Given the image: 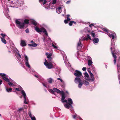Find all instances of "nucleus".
<instances>
[{
    "label": "nucleus",
    "instance_id": "obj_52",
    "mask_svg": "<svg viewBox=\"0 0 120 120\" xmlns=\"http://www.w3.org/2000/svg\"><path fill=\"white\" fill-rule=\"evenodd\" d=\"M67 102H68V101L67 100H64V101H62V102L63 103H64V102L67 103Z\"/></svg>",
    "mask_w": 120,
    "mask_h": 120
},
{
    "label": "nucleus",
    "instance_id": "obj_59",
    "mask_svg": "<svg viewBox=\"0 0 120 120\" xmlns=\"http://www.w3.org/2000/svg\"><path fill=\"white\" fill-rule=\"evenodd\" d=\"M70 16V15H67V17H68L69 18Z\"/></svg>",
    "mask_w": 120,
    "mask_h": 120
},
{
    "label": "nucleus",
    "instance_id": "obj_30",
    "mask_svg": "<svg viewBox=\"0 0 120 120\" xmlns=\"http://www.w3.org/2000/svg\"><path fill=\"white\" fill-rule=\"evenodd\" d=\"M1 41L3 43L5 44H6V42L4 38H1Z\"/></svg>",
    "mask_w": 120,
    "mask_h": 120
},
{
    "label": "nucleus",
    "instance_id": "obj_22",
    "mask_svg": "<svg viewBox=\"0 0 120 120\" xmlns=\"http://www.w3.org/2000/svg\"><path fill=\"white\" fill-rule=\"evenodd\" d=\"M28 45L29 46H33V47H36L37 46V45L34 42H33L32 44H28Z\"/></svg>",
    "mask_w": 120,
    "mask_h": 120
},
{
    "label": "nucleus",
    "instance_id": "obj_34",
    "mask_svg": "<svg viewBox=\"0 0 120 120\" xmlns=\"http://www.w3.org/2000/svg\"><path fill=\"white\" fill-rule=\"evenodd\" d=\"M52 47L56 49L57 48V47L56 46V44L55 43H54V44L53 43H52Z\"/></svg>",
    "mask_w": 120,
    "mask_h": 120
},
{
    "label": "nucleus",
    "instance_id": "obj_9",
    "mask_svg": "<svg viewBox=\"0 0 120 120\" xmlns=\"http://www.w3.org/2000/svg\"><path fill=\"white\" fill-rule=\"evenodd\" d=\"M114 42L113 43H111V45L112 46V47H111L110 48L111 50V52L112 54L113 57L115 59H116L117 57L116 55L114 54L113 52L112 51V49H113V48H114L115 45L114 44Z\"/></svg>",
    "mask_w": 120,
    "mask_h": 120
},
{
    "label": "nucleus",
    "instance_id": "obj_15",
    "mask_svg": "<svg viewBox=\"0 0 120 120\" xmlns=\"http://www.w3.org/2000/svg\"><path fill=\"white\" fill-rule=\"evenodd\" d=\"M90 74L91 79H89L88 80L89 81H90V80L94 81V78L93 75L92 73H90Z\"/></svg>",
    "mask_w": 120,
    "mask_h": 120
},
{
    "label": "nucleus",
    "instance_id": "obj_62",
    "mask_svg": "<svg viewBox=\"0 0 120 120\" xmlns=\"http://www.w3.org/2000/svg\"><path fill=\"white\" fill-rule=\"evenodd\" d=\"M64 12H66V9H64Z\"/></svg>",
    "mask_w": 120,
    "mask_h": 120
},
{
    "label": "nucleus",
    "instance_id": "obj_48",
    "mask_svg": "<svg viewBox=\"0 0 120 120\" xmlns=\"http://www.w3.org/2000/svg\"><path fill=\"white\" fill-rule=\"evenodd\" d=\"M57 79L60 80L61 82H63L62 80L60 78H57Z\"/></svg>",
    "mask_w": 120,
    "mask_h": 120
},
{
    "label": "nucleus",
    "instance_id": "obj_23",
    "mask_svg": "<svg viewBox=\"0 0 120 120\" xmlns=\"http://www.w3.org/2000/svg\"><path fill=\"white\" fill-rule=\"evenodd\" d=\"M81 40H79V42L78 43L77 47L78 48L79 47L80 48L82 47L81 43Z\"/></svg>",
    "mask_w": 120,
    "mask_h": 120
},
{
    "label": "nucleus",
    "instance_id": "obj_3",
    "mask_svg": "<svg viewBox=\"0 0 120 120\" xmlns=\"http://www.w3.org/2000/svg\"><path fill=\"white\" fill-rule=\"evenodd\" d=\"M35 30L38 33L43 32L47 36H48V34L46 29L44 28H41L40 29L37 27H35Z\"/></svg>",
    "mask_w": 120,
    "mask_h": 120
},
{
    "label": "nucleus",
    "instance_id": "obj_27",
    "mask_svg": "<svg viewBox=\"0 0 120 120\" xmlns=\"http://www.w3.org/2000/svg\"><path fill=\"white\" fill-rule=\"evenodd\" d=\"M71 19L70 18H69L68 17H67V20L65 19L64 20V22L66 23H68V21H70Z\"/></svg>",
    "mask_w": 120,
    "mask_h": 120
},
{
    "label": "nucleus",
    "instance_id": "obj_37",
    "mask_svg": "<svg viewBox=\"0 0 120 120\" xmlns=\"http://www.w3.org/2000/svg\"><path fill=\"white\" fill-rule=\"evenodd\" d=\"M8 84L10 86H14V85L12 83L10 82H9L8 83Z\"/></svg>",
    "mask_w": 120,
    "mask_h": 120
},
{
    "label": "nucleus",
    "instance_id": "obj_42",
    "mask_svg": "<svg viewBox=\"0 0 120 120\" xmlns=\"http://www.w3.org/2000/svg\"><path fill=\"white\" fill-rule=\"evenodd\" d=\"M50 91H51V92L52 93V94H55V92H54V91L53 90H50Z\"/></svg>",
    "mask_w": 120,
    "mask_h": 120
},
{
    "label": "nucleus",
    "instance_id": "obj_41",
    "mask_svg": "<svg viewBox=\"0 0 120 120\" xmlns=\"http://www.w3.org/2000/svg\"><path fill=\"white\" fill-rule=\"evenodd\" d=\"M72 21H71L69 23V25L70 26H71L72 25L73 23Z\"/></svg>",
    "mask_w": 120,
    "mask_h": 120
},
{
    "label": "nucleus",
    "instance_id": "obj_35",
    "mask_svg": "<svg viewBox=\"0 0 120 120\" xmlns=\"http://www.w3.org/2000/svg\"><path fill=\"white\" fill-rule=\"evenodd\" d=\"M91 68L92 69V70L94 72V73L96 74V73L95 72V67H94V65H92L91 66Z\"/></svg>",
    "mask_w": 120,
    "mask_h": 120
},
{
    "label": "nucleus",
    "instance_id": "obj_20",
    "mask_svg": "<svg viewBox=\"0 0 120 120\" xmlns=\"http://www.w3.org/2000/svg\"><path fill=\"white\" fill-rule=\"evenodd\" d=\"M115 35V34L114 33L111 34H109L108 35L110 38H112V39H114V38Z\"/></svg>",
    "mask_w": 120,
    "mask_h": 120
},
{
    "label": "nucleus",
    "instance_id": "obj_32",
    "mask_svg": "<svg viewBox=\"0 0 120 120\" xmlns=\"http://www.w3.org/2000/svg\"><path fill=\"white\" fill-rule=\"evenodd\" d=\"M6 90L7 92H10L12 91V89L11 88H6Z\"/></svg>",
    "mask_w": 120,
    "mask_h": 120
},
{
    "label": "nucleus",
    "instance_id": "obj_16",
    "mask_svg": "<svg viewBox=\"0 0 120 120\" xmlns=\"http://www.w3.org/2000/svg\"><path fill=\"white\" fill-rule=\"evenodd\" d=\"M75 82L76 83H79L81 82L80 78L78 77L76 78L75 80Z\"/></svg>",
    "mask_w": 120,
    "mask_h": 120
},
{
    "label": "nucleus",
    "instance_id": "obj_7",
    "mask_svg": "<svg viewBox=\"0 0 120 120\" xmlns=\"http://www.w3.org/2000/svg\"><path fill=\"white\" fill-rule=\"evenodd\" d=\"M74 75L77 77H80L82 75V73L79 71L76 70L74 73Z\"/></svg>",
    "mask_w": 120,
    "mask_h": 120
},
{
    "label": "nucleus",
    "instance_id": "obj_17",
    "mask_svg": "<svg viewBox=\"0 0 120 120\" xmlns=\"http://www.w3.org/2000/svg\"><path fill=\"white\" fill-rule=\"evenodd\" d=\"M61 8L59 7L56 9V12L58 13H60L61 12Z\"/></svg>",
    "mask_w": 120,
    "mask_h": 120
},
{
    "label": "nucleus",
    "instance_id": "obj_14",
    "mask_svg": "<svg viewBox=\"0 0 120 120\" xmlns=\"http://www.w3.org/2000/svg\"><path fill=\"white\" fill-rule=\"evenodd\" d=\"M28 114L32 120H36L35 117L31 114V113L30 112H29Z\"/></svg>",
    "mask_w": 120,
    "mask_h": 120
},
{
    "label": "nucleus",
    "instance_id": "obj_39",
    "mask_svg": "<svg viewBox=\"0 0 120 120\" xmlns=\"http://www.w3.org/2000/svg\"><path fill=\"white\" fill-rule=\"evenodd\" d=\"M84 84L85 85H88L89 84V82L86 81H85L84 82Z\"/></svg>",
    "mask_w": 120,
    "mask_h": 120
},
{
    "label": "nucleus",
    "instance_id": "obj_10",
    "mask_svg": "<svg viewBox=\"0 0 120 120\" xmlns=\"http://www.w3.org/2000/svg\"><path fill=\"white\" fill-rule=\"evenodd\" d=\"M45 54L47 56V58L48 59V60L47 61L48 62H51V60L52 59V58L51 57L52 56L51 54V53L49 54L48 53H45Z\"/></svg>",
    "mask_w": 120,
    "mask_h": 120
},
{
    "label": "nucleus",
    "instance_id": "obj_26",
    "mask_svg": "<svg viewBox=\"0 0 120 120\" xmlns=\"http://www.w3.org/2000/svg\"><path fill=\"white\" fill-rule=\"evenodd\" d=\"M84 77L86 78H87V79L89 78V75L87 72H85L84 74Z\"/></svg>",
    "mask_w": 120,
    "mask_h": 120
},
{
    "label": "nucleus",
    "instance_id": "obj_19",
    "mask_svg": "<svg viewBox=\"0 0 120 120\" xmlns=\"http://www.w3.org/2000/svg\"><path fill=\"white\" fill-rule=\"evenodd\" d=\"M20 45L22 46H24L26 45V44L24 41L22 40L21 41Z\"/></svg>",
    "mask_w": 120,
    "mask_h": 120
},
{
    "label": "nucleus",
    "instance_id": "obj_56",
    "mask_svg": "<svg viewBox=\"0 0 120 120\" xmlns=\"http://www.w3.org/2000/svg\"><path fill=\"white\" fill-rule=\"evenodd\" d=\"M114 64H116V60L115 59L114 60Z\"/></svg>",
    "mask_w": 120,
    "mask_h": 120
},
{
    "label": "nucleus",
    "instance_id": "obj_54",
    "mask_svg": "<svg viewBox=\"0 0 120 120\" xmlns=\"http://www.w3.org/2000/svg\"><path fill=\"white\" fill-rule=\"evenodd\" d=\"M70 2V0L66 2V3L67 4H69Z\"/></svg>",
    "mask_w": 120,
    "mask_h": 120
},
{
    "label": "nucleus",
    "instance_id": "obj_40",
    "mask_svg": "<svg viewBox=\"0 0 120 120\" xmlns=\"http://www.w3.org/2000/svg\"><path fill=\"white\" fill-rule=\"evenodd\" d=\"M56 0H53L52 4H55L56 3Z\"/></svg>",
    "mask_w": 120,
    "mask_h": 120
},
{
    "label": "nucleus",
    "instance_id": "obj_38",
    "mask_svg": "<svg viewBox=\"0 0 120 120\" xmlns=\"http://www.w3.org/2000/svg\"><path fill=\"white\" fill-rule=\"evenodd\" d=\"M87 37L86 38H87V40L88 39H89L90 40H91V38L90 36L88 34H87Z\"/></svg>",
    "mask_w": 120,
    "mask_h": 120
},
{
    "label": "nucleus",
    "instance_id": "obj_49",
    "mask_svg": "<svg viewBox=\"0 0 120 120\" xmlns=\"http://www.w3.org/2000/svg\"><path fill=\"white\" fill-rule=\"evenodd\" d=\"M103 30L105 32H107L108 31V30L104 28L103 29Z\"/></svg>",
    "mask_w": 120,
    "mask_h": 120
},
{
    "label": "nucleus",
    "instance_id": "obj_53",
    "mask_svg": "<svg viewBox=\"0 0 120 120\" xmlns=\"http://www.w3.org/2000/svg\"><path fill=\"white\" fill-rule=\"evenodd\" d=\"M46 2L47 1L46 0H44L43 2V4L44 5V4H45L46 3Z\"/></svg>",
    "mask_w": 120,
    "mask_h": 120
},
{
    "label": "nucleus",
    "instance_id": "obj_55",
    "mask_svg": "<svg viewBox=\"0 0 120 120\" xmlns=\"http://www.w3.org/2000/svg\"><path fill=\"white\" fill-rule=\"evenodd\" d=\"M34 76L36 77H38V78H41V77L38 76H37V75H34Z\"/></svg>",
    "mask_w": 120,
    "mask_h": 120
},
{
    "label": "nucleus",
    "instance_id": "obj_51",
    "mask_svg": "<svg viewBox=\"0 0 120 120\" xmlns=\"http://www.w3.org/2000/svg\"><path fill=\"white\" fill-rule=\"evenodd\" d=\"M88 71L89 72L90 74V73H91L90 71V68H88Z\"/></svg>",
    "mask_w": 120,
    "mask_h": 120
},
{
    "label": "nucleus",
    "instance_id": "obj_63",
    "mask_svg": "<svg viewBox=\"0 0 120 120\" xmlns=\"http://www.w3.org/2000/svg\"><path fill=\"white\" fill-rule=\"evenodd\" d=\"M43 0H39V1H43Z\"/></svg>",
    "mask_w": 120,
    "mask_h": 120
},
{
    "label": "nucleus",
    "instance_id": "obj_43",
    "mask_svg": "<svg viewBox=\"0 0 120 120\" xmlns=\"http://www.w3.org/2000/svg\"><path fill=\"white\" fill-rule=\"evenodd\" d=\"M91 35L93 37H95V34L93 33H92Z\"/></svg>",
    "mask_w": 120,
    "mask_h": 120
},
{
    "label": "nucleus",
    "instance_id": "obj_18",
    "mask_svg": "<svg viewBox=\"0 0 120 120\" xmlns=\"http://www.w3.org/2000/svg\"><path fill=\"white\" fill-rule=\"evenodd\" d=\"M88 65L89 66L91 65L93 62L92 61V60L90 57V59L88 60Z\"/></svg>",
    "mask_w": 120,
    "mask_h": 120
},
{
    "label": "nucleus",
    "instance_id": "obj_58",
    "mask_svg": "<svg viewBox=\"0 0 120 120\" xmlns=\"http://www.w3.org/2000/svg\"><path fill=\"white\" fill-rule=\"evenodd\" d=\"M2 81L1 80H0V85L2 84Z\"/></svg>",
    "mask_w": 120,
    "mask_h": 120
},
{
    "label": "nucleus",
    "instance_id": "obj_25",
    "mask_svg": "<svg viewBox=\"0 0 120 120\" xmlns=\"http://www.w3.org/2000/svg\"><path fill=\"white\" fill-rule=\"evenodd\" d=\"M62 94V98L61 100L62 101H64L65 99V97L64 94V92H63L62 93H61Z\"/></svg>",
    "mask_w": 120,
    "mask_h": 120
},
{
    "label": "nucleus",
    "instance_id": "obj_57",
    "mask_svg": "<svg viewBox=\"0 0 120 120\" xmlns=\"http://www.w3.org/2000/svg\"><path fill=\"white\" fill-rule=\"evenodd\" d=\"M92 26H94V25L93 24H91V25H89V26L90 27H92Z\"/></svg>",
    "mask_w": 120,
    "mask_h": 120
},
{
    "label": "nucleus",
    "instance_id": "obj_44",
    "mask_svg": "<svg viewBox=\"0 0 120 120\" xmlns=\"http://www.w3.org/2000/svg\"><path fill=\"white\" fill-rule=\"evenodd\" d=\"M86 67H83L82 68V70L83 71H85L86 70Z\"/></svg>",
    "mask_w": 120,
    "mask_h": 120
},
{
    "label": "nucleus",
    "instance_id": "obj_5",
    "mask_svg": "<svg viewBox=\"0 0 120 120\" xmlns=\"http://www.w3.org/2000/svg\"><path fill=\"white\" fill-rule=\"evenodd\" d=\"M68 103H66L64 105L65 107L68 109H69L70 107L73 108L72 105L73 104L72 100L71 98L68 99Z\"/></svg>",
    "mask_w": 120,
    "mask_h": 120
},
{
    "label": "nucleus",
    "instance_id": "obj_50",
    "mask_svg": "<svg viewBox=\"0 0 120 120\" xmlns=\"http://www.w3.org/2000/svg\"><path fill=\"white\" fill-rule=\"evenodd\" d=\"M1 35L3 37V38H4L5 36V34H1Z\"/></svg>",
    "mask_w": 120,
    "mask_h": 120
},
{
    "label": "nucleus",
    "instance_id": "obj_61",
    "mask_svg": "<svg viewBox=\"0 0 120 120\" xmlns=\"http://www.w3.org/2000/svg\"><path fill=\"white\" fill-rule=\"evenodd\" d=\"M73 23H74V24H76V22H75L72 21Z\"/></svg>",
    "mask_w": 120,
    "mask_h": 120
},
{
    "label": "nucleus",
    "instance_id": "obj_60",
    "mask_svg": "<svg viewBox=\"0 0 120 120\" xmlns=\"http://www.w3.org/2000/svg\"><path fill=\"white\" fill-rule=\"evenodd\" d=\"M30 43H33V42H34L33 41V40H32L30 42Z\"/></svg>",
    "mask_w": 120,
    "mask_h": 120
},
{
    "label": "nucleus",
    "instance_id": "obj_45",
    "mask_svg": "<svg viewBox=\"0 0 120 120\" xmlns=\"http://www.w3.org/2000/svg\"><path fill=\"white\" fill-rule=\"evenodd\" d=\"M43 86H44L45 87L47 88V86H46V84L45 83H43Z\"/></svg>",
    "mask_w": 120,
    "mask_h": 120
},
{
    "label": "nucleus",
    "instance_id": "obj_46",
    "mask_svg": "<svg viewBox=\"0 0 120 120\" xmlns=\"http://www.w3.org/2000/svg\"><path fill=\"white\" fill-rule=\"evenodd\" d=\"M82 40H87V38H86L85 37H84L83 38Z\"/></svg>",
    "mask_w": 120,
    "mask_h": 120
},
{
    "label": "nucleus",
    "instance_id": "obj_1",
    "mask_svg": "<svg viewBox=\"0 0 120 120\" xmlns=\"http://www.w3.org/2000/svg\"><path fill=\"white\" fill-rule=\"evenodd\" d=\"M15 89L17 91H21V93L24 98V103L26 104H27L28 103V98H26V94L24 91L23 90V89L22 88L20 87V88H16Z\"/></svg>",
    "mask_w": 120,
    "mask_h": 120
},
{
    "label": "nucleus",
    "instance_id": "obj_2",
    "mask_svg": "<svg viewBox=\"0 0 120 120\" xmlns=\"http://www.w3.org/2000/svg\"><path fill=\"white\" fill-rule=\"evenodd\" d=\"M23 19H17L15 20L16 25L19 28L22 29L25 26L23 22Z\"/></svg>",
    "mask_w": 120,
    "mask_h": 120
},
{
    "label": "nucleus",
    "instance_id": "obj_29",
    "mask_svg": "<svg viewBox=\"0 0 120 120\" xmlns=\"http://www.w3.org/2000/svg\"><path fill=\"white\" fill-rule=\"evenodd\" d=\"M32 23L35 26H36L38 24V23L34 20H33L32 21Z\"/></svg>",
    "mask_w": 120,
    "mask_h": 120
},
{
    "label": "nucleus",
    "instance_id": "obj_4",
    "mask_svg": "<svg viewBox=\"0 0 120 120\" xmlns=\"http://www.w3.org/2000/svg\"><path fill=\"white\" fill-rule=\"evenodd\" d=\"M44 64L46 66V67L48 69H51L53 67V65L52 63L50 62H48L46 59H45V62L44 63Z\"/></svg>",
    "mask_w": 120,
    "mask_h": 120
},
{
    "label": "nucleus",
    "instance_id": "obj_28",
    "mask_svg": "<svg viewBox=\"0 0 120 120\" xmlns=\"http://www.w3.org/2000/svg\"><path fill=\"white\" fill-rule=\"evenodd\" d=\"M48 81L49 83H51L52 82L53 80L52 78H50L48 79Z\"/></svg>",
    "mask_w": 120,
    "mask_h": 120
},
{
    "label": "nucleus",
    "instance_id": "obj_36",
    "mask_svg": "<svg viewBox=\"0 0 120 120\" xmlns=\"http://www.w3.org/2000/svg\"><path fill=\"white\" fill-rule=\"evenodd\" d=\"M79 85H78V87L79 88H80L82 86V85L83 83H82L81 82H80L78 83Z\"/></svg>",
    "mask_w": 120,
    "mask_h": 120
},
{
    "label": "nucleus",
    "instance_id": "obj_31",
    "mask_svg": "<svg viewBox=\"0 0 120 120\" xmlns=\"http://www.w3.org/2000/svg\"><path fill=\"white\" fill-rule=\"evenodd\" d=\"M29 20L27 19H25L24 20V22H23L24 24V25L26 24H28L29 23Z\"/></svg>",
    "mask_w": 120,
    "mask_h": 120
},
{
    "label": "nucleus",
    "instance_id": "obj_64",
    "mask_svg": "<svg viewBox=\"0 0 120 120\" xmlns=\"http://www.w3.org/2000/svg\"><path fill=\"white\" fill-rule=\"evenodd\" d=\"M66 93H68V91H66Z\"/></svg>",
    "mask_w": 120,
    "mask_h": 120
},
{
    "label": "nucleus",
    "instance_id": "obj_47",
    "mask_svg": "<svg viewBox=\"0 0 120 120\" xmlns=\"http://www.w3.org/2000/svg\"><path fill=\"white\" fill-rule=\"evenodd\" d=\"M25 31L27 33H28L29 32V30L28 29H26V30Z\"/></svg>",
    "mask_w": 120,
    "mask_h": 120
},
{
    "label": "nucleus",
    "instance_id": "obj_8",
    "mask_svg": "<svg viewBox=\"0 0 120 120\" xmlns=\"http://www.w3.org/2000/svg\"><path fill=\"white\" fill-rule=\"evenodd\" d=\"M0 75H1L3 79L7 82H9L10 80L5 77L6 74H5L0 73Z\"/></svg>",
    "mask_w": 120,
    "mask_h": 120
},
{
    "label": "nucleus",
    "instance_id": "obj_24",
    "mask_svg": "<svg viewBox=\"0 0 120 120\" xmlns=\"http://www.w3.org/2000/svg\"><path fill=\"white\" fill-rule=\"evenodd\" d=\"M93 41L94 43H97L98 42L99 39L97 38H95L94 39Z\"/></svg>",
    "mask_w": 120,
    "mask_h": 120
},
{
    "label": "nucleus",
    "instance_id": "obj_21",
    "mask_svg": "<svg viewBox=\"0 0 120 120\" xmlns=\"http://www.w3.org/2000/svg\"><path fill=\"white\" fill-rule=\"evenodd\" d=\"M72 117L74 119H76V117H77L78 118H79L80 120L81 119V118L80 116H79L77 115L76 114H75V115H73L72 116Z\"/></svg>",
    "mask_w": 120,
    "mask_h": 120
},
{
    "label": "nucleus",
    "instance_id": "obj_12",
    "mask_svg": "<svg viewBox=\"0 0 120 120\" xmlns=\"http://www.w3.org/2000/svg\"><path fill=\"white\" fill-rule=\"evenodd\" d=\"M15 55L16 57L17 58L18 60L20 59L21 57V55L19 54V52L17 51H16L15 52Z\"/></svg>",
    "mask_w": 120,
    "mask_h": 120
},
{
    "label": "nucleus",
    "instance_id": "obj_11",
    "mask_svg": "<svg viewBox=\"0 0 120 120\" xmlns=\"http://www.w3.org/2000/svg\"><path fill=\"white\" fill-rule=\"evenodd\" d=\"M117 69L118 70V73H119L118 75V77L120 79L119 83L120 84V64H118L117 65Z\"/></svg>",
    "mask_w": 120,
    "mask_h": 120
},
{
    "label": "nucleus",
    "instance_id": "obj_13",
    "mask_svg": "<svg viewBox=\"0 0 120 120\" xmlns=\"http://www.w3.org/2000/svg\"><path fill=\"white\" fill-rule=\"evenodd\" d=\"M53 90L55 92L60 94L62 93L63 92V91H61L59 89L55 88H54L53 89Z\"/></svg>",
    "mask_w": 120,
    "mask_h": 120
},
{
    "label": "nucleus",
    "instance_id": "obj_6",
    "mask_svg": "<svg viewBox=\"0 0 120 120\" xmlns=\"http://www.w3.org/2000/svg\"><path fill=\"white\" fill-rule=\"evenodd\" d=\"M24 61L25 62L26 65V66L28 67V68H30V65L28 60V58L27 56L26 55H24Z\"/></svg>",
    "mask_w": 120,
    "mask_h": 120
},
{
    "label": "nucleus",
    "instance_id": "obj_33",
    "mask_svg": "<svg viewBox=\"0 0 120 120\" xmlns=\"http://www.w3.org/2000/svg\"><path fill=\"white\" fill-rule=\"evenodd\" d=\"M24 110V108H21L19 109H18V111L19 112H20L22 111H23Z\"/></svg>",
    "mask_w": 120,
    "mask_h": 120
}]
</instances>
